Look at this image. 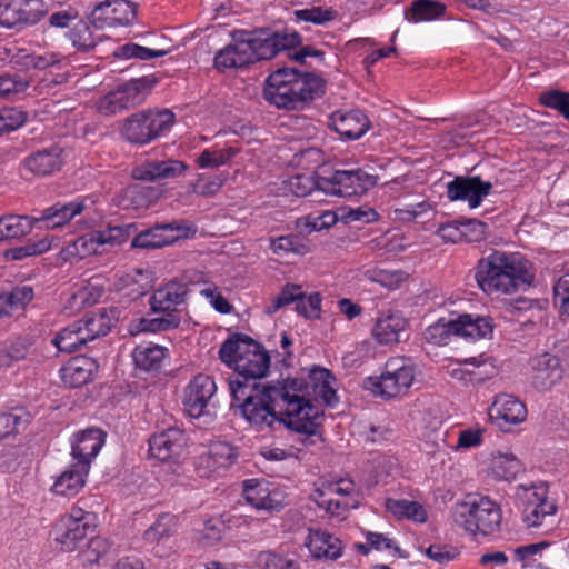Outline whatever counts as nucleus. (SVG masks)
I'll return each mask as SVG.
<instances>
[{
    "mask_svg": "<svg viewBox=\"0 0 569 569\" xmlns=\"http://www.w3.org/2000/svg\"><path fill=\"white\" fill-rule=\"evenodd\" d=\"M113 313L102 308L88 313L79 322L82 323V330L89 342L100 336H106L113 326Z\"/></svg>",
    "mask_w": 569,
    "mask_h": 569,
    "instance_id": "43",
    "label": "nucleus"
},
{
    "mask_svg": "<svg viewBox=\"0 0 569 569\" xmlns=\"http://www.w3.org/2000/svg\"><path fill=\"white\" fill-rule=\"evenodd\" d=\"M90 471L89 463L74 462L58 475L51 486L56 496L72 498L79 495L87 483Z\"/></svg>",
    "mask_w": 569,
    "mask_h": 569,
    "instance_id": "29",
    "label": "nucleus"
},
{
    "mask_svg": "<svg viewBox=\"0 0 569 569\" xmlns=\"http://www.w3.org/2000/svg\"><path fill=\"white\" fill-rule=\"evenodd\" d=\"M88 342L79 321L60 330L52 339V345L61 352H73Z\"/></svg>",
    "mask_w": 569,
    "mask_h": 569,
    "instance_id": "45",
    "label": "nucleus"
},
{
    "mask_svg": "<svg viewBox=\"0 0 569 569\" xmlns=\"http://www.w3.org/2000/svg\"><path fill=\"white\" fill-rule=\"evenodd\" d=\"M152 284V274L148 270L134 269L123 273L117 281V290L136 299L143 296Z\"/></svg>",
    "mask_w": 569,
    "mask_h": 569,
    "instance_id": "41",
    "label": "nucleus"
},
{
    "mask_svg": "<svg viewBox=\"0 0 569 569\" xmlns=\"http://www.w3.org/2000/svg\"><path fill=\"white\" fill-rule=\"evenodd\" d=\"M270 248L277 254L292 252L305 256L311 251L310 246L295 234L271 239Z\"/></svg>",
    "mask_w": 569,
    "mask_h": 569,
    "instance_id": "58",
    "label": "nucleus"
},
{
    "mask_svg": "<svg viewBox=\"0 0 569 569\" xmlns=\"http://www.w3.org/2000/svg\"><path fill=\"white\" fill-rule=\"evenodd\" d=\"M137 14L136 3L130 0H104L91 13L96 27H122L130 24Z\"/></svg>",
    "mask_w": 569,
    "mask_h": 569,
    "instance_id": "21",
    "label": "nucleus"
},
{
    "mask_svg": "<svg viewBox=\"0 0 569 569\" xmlns=\"http://www.w3.org/2000/svg\"><path fill=\"white\" fill-rule=\"evenodd\" d=\"M356 485L348 477H322L315 482L312 499L317 506L333 517L343 516L356 506Z\"/></svg>",
    "mask_w": 569,
    "mask_h": 569,
    "instance_id": "10",
    "label": "nucleus"
},
{
    "mask_svg": "<svg viewBox=\"0 0 569 569\" xmlns=\"http://www.w3.org/2000/svg\"><path fill=\"white\" fill-rule=\"evenodd\" d=\"M337 222V214L327 210L318 216H307L297 220V228L311 233L332 227Z\"/></svg>",
    "mask_w": 569,
    "mask_h": 569,
    "instance_id": "60",
    "label": "nucleus"
},
{
    "mask_svg": "<svg viewBox=\"0 0 569 569\" xmlns=\"http://www.w3.org/2000/svg\"><path fill=\"white\" fill-rule=\"evenodd\" d=\"M257 565L260 569H299V563L290 558L274 553L272 551H262L257 557Z\"/></svg>",
    "mask_w": 569,
    "mask_h": 569,
    "instance_id": "64",
    "label": "nucleus"
},
{
    "mask_svg": "<svg viewBox=\"0 0 569 569\" xmlns=\"http://www.w3.org/2000/svg\"><path fill=\"white\" fill-rule=\"evenodd\" d=\"M16 58V62L23 68L44 70L60 64H67L68 59L59 52H44L41 54L29 53L26 50H20Z\"/></svg>",
    "mask_w": 569,
    "mask_h": 569,
    "instance_id": "47",
    "label": "nucleus"
},
{
    "mask_svg": "<svg viewBox=\"0 0 569 569\" xmlns=\"http://www.w3.org/2000/svg\"><path fill=\"white\" fill-rule=\"evenodd\" d=\"M98 372V363L86 356L71 358L60 369L62 382L70 388H81L91 382Z\"/></svg>",
    "mask_w": 569,
    "mask_h": 569,
    "instance_id": "33",
    "label": "nucleus"
},
{
    "mask_svg": "<svg viewBox=\"0 0 569 569\" xmlns=\"http://www.w3.org/2000/svg\"><path fill=\"white\" fill-rule=\"evenodd\" d=\"M488 416L500 428L505 426H519L527 420L528 410L519 398L509 393H499L495 397Z\"/></svg>",
    "mask_w": 569,
    "mask_h": 569,
    "instance_id": "23",
    "label": "nucleus"
},
{
    "mask_svg": "<svg viewBox=\"0 0 569 569\" xmlns=\"http://www.w3.org/2000/svg\"><path fill=\"white\" fill-rule=\"evenodd\" d=\"M217 391L214 380L207 375H197L184 388L183 408L191 418L207 412L210 400Z\"/></svg>",
    "mask_w": 569,
    "mask_h": 569,
    "instance_id": "22",
    "label": "nucleus"
},
{
    "mask_svg": "<svg viewBox=\"0 0 569 569\" xmlns=\"http://www.w3.org/2000/svg\"><path fill=\"white\" fill-rule=\"evenodd\" d=\"M237 449L226 441L212 442L206 453L197 458L196 468L201 477H210L227 469L237 460Z\"/></svg>",
    "mask_w": 569,
    "mask_h": 569,
    "instance_id": "25",
    "label": "nucleus"
},
{
    "mask_svg": "<svg viewBox=\"0 0 569 569\" xmlns=\"http://www.w3.org/2000/svg\"><path fill=\"white\" fill-rule=\"evenodd\" d=\"M68 39L79 51H89L100 41V37L94 33L93 28L84 21H78L72 26L68 32Z\"/></svg>",
    "mask_w": 569,
    "mask_h": 569,
    "instance_id": "53",
    "label": "nucleus"
},
{
    "mask_svg": "<svg viewBox=\"0 0 569 569\" xmlns=\"http://www.w3.org/2000/svg\"><path fill=\"white\" fill-rule=\"evenodd\" d=\"M479 288L488 295H513L535 280L533 264L519 252L493 251L479 260Z\"/></svg>",
    "mask_w": 569,
    "mask_h": 569,
    "instance_id": "2",
    "label": "nucleus"
},
{
    "mask_svg": "<svg viewBox=\"0 0 569 569\" xmlns=\"http://www.w3.org/2000/svg\"><path fill=\"white\" fill-rule=\"evenodd\" d=\"M408 326V319L399 311H386L377 317L371 336L379 345L393 346L400 342Z\"/></svg>",
    "mask_w": 569,
    "mask_h": 569,
    "instance_id": "27",
    "label": "nucleus"
},
{
    "mask_svg": "<svg viewBox=\"0 0 569 569\" xmlns=\"http://www.w3.org/2000/svg\"><path fill=\"white\" fill-rule=\"evenodd\" d=\"M370 250L377 252L380 257L395 256L402 252L406 248L403 234L397 230H389L368 242Z\"/></svg>",
    "mask_w": 569,
    "mask_h": 569,
    "instance_id": "49",
    "label": "nucleus"
},
{
    "mask_svg": "<svg viewBox=\"0 0 569 569\" xmlns=\"http://www.w3.org/2000/svg\"><path fill=\"white\" fill-rule=\"evenodd\" d=\"M487 428L479 423L459 430L457 442L451 447L456 452L479 448L485 442Z\"/></svg>",
    "mask_w": 569,
    "mask_h": 569,
    "instance_id": "52",
    "label": "nucleus"
},
{
    "mask_svg": "<svg viewBox=\"0 0 569 569\" xmlns=\"http://www.w3.org/2000/svg\"><path fill=\"white\" fill-rule=\"evenodd\" d=\"M453 335L466 340L478 341L492 337L495 323L491 317L462 313L453 319Z\"/></svg>",
    "mask_w": 569,
    "mask_h": 569,
    "instance_id": "31",
    "label": "nucleus"
},
{
    "mask_svg": "<svg viewBox=\"0 0 569 569\" xmlns=\"http://www.w3.org/2000/svg\"><path fill=\"white\" fill-rule=\"evenodd\" d=\"M446 6L435 0H416L406 12L407 19L412 22L432 21L442 17Z\"/></svg>",
    "mask_w": 569,
    "mask_h": 569,
    "instance_id": "50",
    "label": "nucleus"
},
{
    "mask_svg": "<svg viewBox=\"0 0 569 569\" xmlns=\"http://www.w3.org/2000/svg\"><path fill=\"white\" fill-rule=\"evenodd\" d=\"M34 226V218L9 214L0 218V241L17 239L29 233Z\"/></svg>",
    "mask_w": 569,
    "mask_h": 569,
    "instance_id": "48",
    "label": "nucleus"
},
{
    "mask_svg": "<svg viewBox=\"0 0 569 569\" xmlns=\"http://www.w3.org/2000/svg\"><path fill=\"white\" fill-rule=\"evenodd\" d=\"M243 497L257 510H279L282 506L281 493L272 490L264 480H246L243 482Z\"/></svg>",
    "mask_w": 569,
    "mask_h": 569,
    "instance_id": "32",
    "label": "nucleus"
},
{
    "mask_svg": "<svg viewBox=\"0 0 569 569\" xmlns=\"http://www.w3.org/2000/svg\"><path fill=\"white\" fill-rule=\"evenodd\" d=\"M485 231L482 222L470 220L468 222L451 221L443 223L438 229V236L450 243L478 240Z\"/></svg>",
    "mask_w": 569,
    "mask_h": 569,
    "instance_id": "40",
    "label": "nucleus"
},
{
    "mask_svg": "<svg viewBox=\"0 0 569 569\" xmlns=\"http://www.w3.org/2000/svg\"><path fill=\"white\" fill-rule=\"evenodd\" d=\"M301 38L297 32L276 33L266 38L256 36V46L260 60L271 59L276 54L288 51V57L297 61H303L310 54L307 50H298L293 53L291 49H296L300 44Z\"/></svg>",
    "mask_w": 569,
    "mask_h": 569,
    "instance_id": "24",
    "label": "nucleus"
},
{
    "mask_svg": "<svg viewBox=\"0 0 569 569\" xmlns=\"http://www.w3.org/2000/svg\"><path fill=\"white\" fill-rule=\"evenodd\" d=\"M378 178L363 170H337L329 177H318L321 191L331 196L353 197L362 196L372 189Z\"/></svg>",
    "mask_w": 569,
    "mask_h": 569,
    "instance_id": "13",
    "label": "nucleus"
},
{
    "mask_svg": "<svg viewBox=\"0 0 569 569\" xmlns=\"http://www.w3.org/2000/svg\"><path fill=\"white\" fill-rule=\"evenodd\" d=\"M97 526L98 517L94 512L74 505L57 520L54 541L62 551L72 552Z\"/></svg>",
    "mask_w": 569,
    "mask_h": 569,
    "instance_id": "11",
    "label": "nucleus"
},
{
    "mask_svg": "<svg viewBox=\"0 0 569 569\" xmlns=\"http://www.w3.org/2000/svg\"><path fill=\"white\" fill-rule=\"evenodd\" d=\"M416 380V367L409 358H389L379 376L365 379L363 388L386 400L408 395Z\"/></svg>",
    "mask_w": 569,
    "mask_h": 569,
    "instance_id": "7",
    "label": "nucleus"
},
{
    "mask_svg": "<svg viewBox=\"0 0 569 569\" xmlns=\"http://www.w3.org/2000/svg\"><path fill=\"white\" fill-rule=\"evenodd\" d=\"M46 8L41 0H1L0 26L14 28L34 24L44 14Z\"/></svg>",
    "mask_w": 569,
    "mask_h": 569,
    "instance_id": "17",
    "label": "nucleus"
},
{
    "mask_svg": "<svg viewBox=\"0 0 569 569\" xmlns=\"http://www.w3.org/2000/svg\"><path fill=\"white\" fill-rule=\"evenodd\" d=\"M483 365H486V359L482 357L467 358L463 361L450 363L447 368V372L452 379L462 381L465 383L475 381L478 382L482 380V377L477 376L473 369Z\"/></svg>",
    "mask_w": 569,
    "mask_h": 569,
    "instance_id": "51",
    "label": "nucleus"
},
{
    "mask_svg": "<svg viewBox=\"0 0 569 569\" xmlns=\"http://www.w3.org/2000/svg\"><path fill=\"white\" fill-rule=\"evenodd\" d=\"M187 436L177 427L154 432L149 439V456L160 462H178L187 451Z\"/></svg>",
    "mask_w": 569,
    "mask_h": 569,
    "instance_id": "16",
    "label": "nucleus"
},
{
    "mask_svg": "<svg viewBox=\"0 0 569 569\" xmlns=\"http://www.w3.org/2000/svg\"><path fill=\"white\" fill-rule=\"evenodd\" d=\"M256 34L247 31H237L233 42L219 50L214 56V67L219 71L242 68L259 61L256 46Z\"/></svg>",
    "mask_w": 569,
    "mask_h": 569,
    "instance_id": "15",
    "label": "nucleus"
},
{
    "mask_svg": "<svg viewBox=\"0 0 569 569\" xmlns=\"http://www.w3.org/2000/svg\"><path fill=\"white\" fill-rule=\"evenodd\" d=\"M63 149L51 147L29 154L23 160V167L30 173L44 177L59 171L63 164Z\"/></svg>",
    "mask_w": 569,
    "mask_h": 569,
    "instance_id": "35",
    "label": "nucleus"
},
{
    "mask_svg": "<svg viewBox=\"0 0 569 569\" xmlns=\"http://www.w3.org/2000/svg\"><path fill=\"white\" fill-rule=\"evenodd\" d=\"M144 88V80H131L101 97L97 101V109L100 113L106 116L116 114L117 112L140 103L143 100L142 90Z\"/></svg>",
    "mask_w": 569,
    "mask_h": 569,
    "instance_id": "20",
    "label": "nucleus"
},
{
    "mask_svg": "<svg viewBox=\"0 0 569 569\" xmlns=\"http://www.w3.org/2000/svg\"><path fill=\"white\" fill-rule=\"evenodd\" d=\"M100 296L92 286H81L70 293L64 311L68 316L74 315L86 306H90L98 300Z\"/></svg>",
    "mask_w": 569,
    "mask_h": 569,
    "instance_id": "55",
    "label": "nucleus"
},
{
    "mask_svg": "<svg viewBox=\"0 0 569 569\" xmlns=\"http://www.w3.org/2000/svg\"><path fill=\"white\" fill-rule=\"evenodd\" d=\"M219 358L244 379L264 377L270 365V358L262 347L242 335L229 337L220 347Z\"/></svg>",
    "mask_w": 569,
    "mask_h": 569,
    "instance_id": "5",
    "label": "nucleus"
},
{
    "mask_svg": "<svg viewBox=\"0 0 569 569\" xmlns=\"http://www.w3.org/2000/svg\"><path fill=\"white\" fill-rule=\"evenodd\" d=\"M130 228L108 226L101 230H93L78 237L60 251V257L67 262H77L91 256H102L114 247L127 242L130 237Z\"/></svg>",
    "mask_w": 569,
    "mask_h": 569,
    "instance_id": "8",
    "label": "nucleus"
},
{
    "mask_svg": "<svg viewBox=\"0 0 569 569\" xmlns=\"http://www.w3.org/2000/svg\"><path fill=\"white\" fill-rule=\"evenodd\" d=\"M164 54H167L166 50H154L137 43H126L114 51V57L119 59L149 60L163 57Z\"/></svg>",
    "mask_w": 569,
    "mask_h": 569,
    "instance_id": "61",
    "label": "nucleus"
},
{
    "mask_svg": "<svg viewBox=\"0 0 569 569\" xmlns=\"http://www.w3.org/2000/svg\"><path fill=\"white\" fill-rule=\"evenodd\" d=\"M226 525L221 518H210L202 522L198 530V539L204 546H211L220 541L224 535Z\"/></svg>",
    "mask_w": 569,
    "mask_h": 569,
    "instance_id": "63",
    "label": "nucleus"
},
{
    "mask_svg": "<svg viewBox=\"0 0 569 569\" xmlns=\"http://www.w3.org/2000/svg\"><path fill=\"white\" fill-rule=\"evenodd\" d=\"M87 202V199H76L68 203H56L46 209L39 218H34V223L41 222L47 229L60 228L82 213L88 208Z\"/></svg>",
    "mask_w": 569,
    "mask_h": 569,
    "instance_id": "36",
    "label": "nucleus"
},
{
    "mask_svg": "<svg viewBox=\"0 0 569 569\" xmlns=\"http://www.w3.org/2000/svg\"><path fill=\"white\" fill-rule=\"evenodd\" d=\"M302 288L299 284L287 283L283 286L279 295L272 297L266 307V312L272 315L280 310L282 307L288 306L292 302L299 301L301 298Z\"/></svg>",
    "mask_w": 569,
    "mask_h": 569,
    "instance_id": "59",
    "label": "nucleus"
},
{
    "mask_svg": "<svg viewBox=\"0 0 569 569\" xmlns=\"http://www.w3.org/2000/svg\"><path fill=\"white\" fill-rule=\"evenodd\" d=\"M515 499L522 507L528 527H538L548 516L558 511L557 500L550 493V483L537 480L515 487Z\"/></svg>",
    "mask_w": 569,
    "mask_h": 569,
    "instance_id": "9",
    "label": "nucleus"
},
{
    "mask_svg": "<svg viewBox=\"0 0 569 569\" xmlns=\"http://www.w3.org/2000/svg\"><path fill=\"white\" fill-rule=\"evenodd\" d=\"M365 277L389 290L398 289L408 279V274L402 270H389L381 268L367 269L365 271Z\"/></svg>",
    "mask_w": 569,
    "mask_h": 569,
    "instance_id": "54",
    "label": "nucleus"
},
{
    "mask_svg": "<svg viewBox=\"0 0 569 569\" xmlns=\"http://www.w3.org/2000/svg\"><path fill=\"white\" fill-rule=\"evenodd\" d=\"M281 382L286 426L301 435L299 441L303 446L313 445L315 439H320L323 412L310 398L320 399L333 407L338 402L336 378L328 369L313 367L309 369L307 379L288 378Z\"/></svg>",
    "mask_w": 569,
    "mask_h": 569,
    "instance_id": "1",
    "label": "nucleus"
},
{
    "mask_svg": "<svg viewBox=\"0 0 569 569\" xmlns=\"http://www.w3.org/2000/svg\"><path fill=\"white\" fill-rule=\"evenodd\" d=\"M303 547L315 561H336L342 557L345 545L339 537L321 528H309L303 538Z\"/></svg>",
    "mask_w": 569,
    "mask_h": 569,
    "instance_id": "18",
    "label": "nucleus"
},
{
    "mask_svg": "<svg viewBox=\"0 0 569 569\" xmlns=\"http://www.w3.org/2000/svg\"><path fill=\"white\" fill-rule=\"evenodd\" d=\"M188 292L187 286L179 281H169L159 287L150 299L154 312H167L183 302Z\"/></svg>",
    "mask_w": 569,
    "mask_h": 569,
    "instance_id": "38",
    "label": "nucleus"
},
{
    "mask_svg": "<svg viewBox=\"0 0 569 569\" xmlns=\"http://www.w3.org/2000/svg\"><path fill=\"white\" fill-rule=\"evenodd\" d=\"M194 233L196 229L188 224H160L137 234L131 246L143 249L161 248L170 246L180 239L190 238Z\"/></svg>",
    "mask_w": 569,
    "mask_h": 569,
    "instance_id": "19",
    "label": "nucleus"
},
{
    "mask_svg": "<svg viewBox=\"0 0 569 569\" xmlns=\"http://www.w3.org/2000/svg\"><path fill=\"white\" fill-rule=\"evenodd\" d=\"M237 154V150L229 147L222 149H206L196 159L200 169L217 168L231 161Z\"/></svg>",
    "mask_w": 569,
    "mask_h": 569,
    "instance_id": "57",
    "label": "nucleus"
},
{
    "mask_svg": "<svg viewBox=\"0 0 569 569\" xmlns=\"http://www.w3.org/2000/svg\"><path fill=\"white\" fill-rule=\"evenodd\" d=\"M226 178L222 174L204 176L199 174L194 182L190 184L193 193L201 197H211L217 194L224 184Z\"/></svg>",
    "mask_w": 569,
    "mask_h": 569,
    "instance_id": "62",
    "label": "nucleus"
},
{
    "mask_svg": "<svg viewBox=\"0 0 569 569\" xmlns=\"http://www.w3.org/2000/svg\"><path fill=\"white\" fill-rule=\"evenodd\" d=\"M30 422V415L23 409L0 413V440L19 432Z\"/></svg>",
    "mask_w": 569,
    "mask_h": 569,
    "instance_id": "56",
    "label": "nucleus"
},
{
    "mask_svg": "<svg viewBox=\"0 0 569 569\" xmlns=\"http://www.w3.org/2000/svg\"><path fill=\"white\" fill-rule=\"evenodd\" d=\"M106 433L99 428H87L72 436L71 456L76 462H87L91 467L92 460L101 450Z\"/></svg>",
    "mask_w": 569,
    "mask_h": 569,
    "instance_id": "28",
    "label": "nucleus"
},
{
    "mask_svg": "<svg viewBox=\"0 0 569 569\" xmlns=\"http://www.w3.org/2000/svg\"><path fill=\"white\" fill-rule=\"evenodd\" d=\"M483 477L495 482L511 483L526 472V465L511 447L491 449L481 462Z\"/></svg>",
    "mask_w": 569,
    "mask_h": 569,
    "instance_id": "14",
    "label": "nucleus"
},
{
    "mask_svg": "<svg viewBox=\"0 0 569 569\" xmlns=\"http://www.w3.org/2000/svg\"><path fill=\"white\" fill-rule=\"evenodd\" d=\"M187 170L188 166L180 160L146 161L132 169L131 177L141 181L164 180L181 177Z\"/></svg>",
    "mask_w": 569,
    "mask_h": 569,
    "instance_id": "30",
    "label": "nucleus"
},
{
    "mask_svg": "<svg viewBox=\"0 0 569 569\" xmlns=\"http://www.w3.org/2000/svg\"><path fill=\"white\" fill-rule=\"evenodd\" d=\"M317 82V79L302 77L292 68H282L267 78L263 96L278 108L295 109L312 98V87Z\"/></svg>",
    "mask_w": 569,
    "mask_h": 569,
    "instance_id": "6",
    "label": "nucleus"
},
{
    "mask_svg": "<svg viewBox=\"0 0 569 569\" xmlns=\"http://www.w3.org/2000/svg\"><path fill=\"white\" fill-rule=\"evenodd\" d=\"M386 508L398 519H409L423 523L428 518L426 508L417 501L389 498L386 500Z\"/></svg>",
    "mask_w": 569,
    "mask_h": 569,
    "instance_id": "44",
    "label": "nucleus"
},
{
    "mask_svg": "<svg viewBox=\"0 0 569 569\" xmlns=\"http://www.w3.org/2000/svg\"><path fill=\"white\" fill-rule=\"evenodd\" d=\"M30 342L22 337L6 340L0 345V368L8 369L27 358Z\"/></svg>",
    "mask_w": 569,
    "mask_h": 569,
    "instance_id": "46",
    "label": "nucleus"
},
{
    "mask_svg": "<svg viewBox=\"0 0 569 569\" xmlns=\"http://www.w3.org/2000/svg\"><path fill=\"white\" fill-rule=\"evenodd\" d=\"M330 127L341 137L356 140L368 131L370 122L359 110H339L330 116Z\"/></svg>",
    "mask_w": 569,
    "mask_h": 569,
    "instance_id": "34",
    "label": "nucleus"
},
{
    "mask_svg": "<svg viewBox=\"0 0 569 569\" xmlns=\"http://www.w3.org/2000/svg\"><path fill=\"white\" fill-rule=\"evenodd\" d=\"M452 519L456 526L475 538L489 537L500 530L502 510L489 496L468 493L453 505Z\"/></svg>",
    "mask_w": 569,
    "mask_h": 569,
    "instance_id": "4",
    "label": "nucleus"
},
{
    "mask_svg": "<svg viewBox=\"0 0 569 569\" xmlns=\"http://www.w3.org/2000/svg\"><path fill=\"white\" fill-rule=\"evenodd\" d=\"M173 122L169 110L137 112L123 121L121 134L130 143L143 146L166 133Z\"/></svg>",
    "mask_w": 569,
    "mask_h": 569,
    "instance_id": "12",
    "label": "nucleus"
},
{
    "mask_svg": "<svg viewBox=\"0 0 569 569\" xmlns=\"http://www.w3.org/2000/svg\"><path fill=\"white\" fill-rule=\"evenodd\" d=\"M178 519L171 513H161L142 535V539L150 546H162L177 532Z\"/></svg>",
    "mask_w": 569,
    "mask_h": 569,
    "instance_id": "42",
    "label": "nucleus"
},
{
    "mask_svg": "<svg viewBox=\"0 0 569 569\" xmlns=\"http://www.w3.org/2000/svg\"><path fill=\"white\" fill-rule=\"evenodd\" d=\"M168 357V348L151 342L140 343L132 351L136 367L147 372L159 371Z\"/></svg>",
    "mask_w": 569,
    "mask_h": 569,
    "instance_id": "39",
    "label": "nucleus"
},
{
    "mask_svg": "<svg viewBox=\"0 0 569 569\" xmlns=\"http://www.w3.org/2000/svg\"><path fill=\"white\" fill-rule=\"evenodd\" d=\"M492 184L479 177H457L447 184V194L451 201L465 200L471 209L478 208L490 192Z\"/></svg>",
    "mask_w": 569,
    "mask_h": 569,
    "instance_id": "26",
    "label": "nucleus"
},
{
    "mask_svg": "<svg viewBox=\"0 0 569 569\" xmlns=\"http://www.w3.org/2000/svg\"><path fill=\"white\" fill-rule=\"evenodd\" d=\"M232 399L239 402L243 419L259 430L272 428L276 422L286 425V405L282 382L277 385L253 383L252 386L239 379L229 380Z\"/></svg>",
    "mask_w": 569,
    "mask_h": 569,
    "instance_id": "3",
    "label": "nucleus"
},
{
    "mask_svg": "<svg viewBox=\"0 0 569 569\" xmlns=\"http://www.w3.org/2000/svg\"><path fill=\"white\" fill-rule=\"evenodd\" d=\"M533 383L540 390L550 389L562 378L560 360L549 353L540 355L533 362Z\"/></svg>",
    "mask_w": 569,
    "mask_h": 569,
    "instance_id": "37",
    "label": "nucleus"
}]
</instances>
